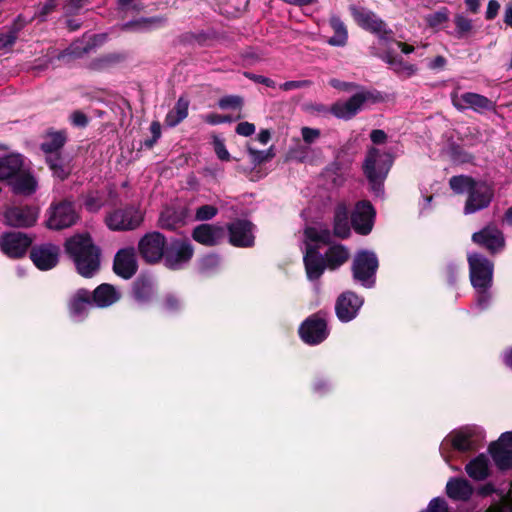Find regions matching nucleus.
<instances>
[{"mask_svg": "<svg viewBox=\"0 0 512 512\" xmlns=\"http://www.w3.org/2000/svg\"><path fill=\"white\" fill-rule=\"evenodd\" d=\"M65 250L81 276L89 278L99 270L100 250L88 233L76 234L67 239Z\"/></svg>", "mask_w": 512, "mask_h": 512, "instance_id": "1", "label": "nucleus"}, {"mask_svg": "<svg viewBox=\"0 0 512 512\" xmlns=\"http://www.w3.org/2000/svg\"><path fill=\"white\" fill-rule=\"evenodd\" d=\"M451 189L457 194H467L464 206L466 215L483 210L491 203L494 191L485 181H477L469 176H453L449 181Z\"/></svg>", "mask_w": 512, "mask_h": 512, "instance_id": "2", "label": "nucleus"}, {"mask_svg": "<svg viewBox=\"0 0 512 512\" xmlns=\"http://www.w3.org/2000/svg\"><path fill=\"white\" fill-rule=\"evenodd\" d=\"M304 237V263L307 277L309 280H317L323 274L325 268H327L323 257L317 251V245L319 243H328L331 235L327 229L308 227L304 231Z\"/></svg>", "mask_w": 512, "mask_h": 512, "instance_id": "3", "label": "nucleus"}, {"mask_svg": "<svg viewBox=\"0 0 512 512\" xmlns=\"http://www.w3.org/2000/svg\"><path fill=\"white\" fill-rule=\"evenodd\" d=\"M471 284L477 292V306L487 307L490 295L489 288L493 279V263L484 256L474 253L468 255Z\"/></svg>", "mask_w": 512, "mask_h": 512, "instance_id": "4", "label": "nucleus"}, {"mask_svg": "<svg viewBox=\"0 0 512 512\" xmlns=\"http://www.w3.org/2000/svg\"><path fill=\"white\" fill-rule=\"evenodd\" d=\"M392 162V156L386 150L372 147L367 152L363 170L373 191L378 195L381 193L382 182L386 178Z\"/></svg>", "mask_w": 512, "mask_h": 512, "instance_id": "5", "label": "nucleus"}, {"mask_svg": "<svg viewBox=\"0 0 512 512\" xmlns=\"http://www.w3.org/2000/svg\"><path fill=\"white\" fill-rule=\"evenodd\" d=\"M378 259L374 252L361 250L356 253L352 263L353 278L362 286L370 288L375 283Z\"/></svg>", "mask_w": 512, "mask_h": 512, "instance_id": "6", "label": "nucleus"}, {"mask_svg": "<svg viewBox=\"0 0 512 512\" xmlns=\"http://www.w3.org/2000/svg\"><path fill=\"white\" fill-rule=\"evenodd\" d=\"M480 434L476 428L465 427L451 432L444 438L440 445V453L446 462L449 461L448 451L450 448L460 452H466L475 448Z\"/></svg>", "mask_w": 512, "mask_h": 512, "instance_id": "7", "label": "nucleus"}, {"mask_svg": "<svg viewBox=\"0 0 512 512\" xmlns=\"http://www.w3.org/2000/svg\"><path fill=\"white\" fill-rule=\"evenodd\" d=\"M354 20L362 28L376 34L380 41L392 39L393 32L387 29L386 24L375 13L360 7L350 8Z\"/></svg>", "mask_w": 512, "mask_h": 512, "instance_id": "8", "label": "nucleus"}, {"mask_svg": "<svg viewBox=\"0 0 512 512\" xmlns=\"http://www.w3.org/2000/svg\"><path fill=\"white\" fill-rule=\"evenodd\" d=\"M79 215L74 205L69 201H62L52 205L48 210L47 227L61 230L76 224Z\"/></svg>", "mask_w": 512, "mask_h": 512, "instance_id": "9", "label": "nucleus"}, {"mask_svg": "<svg viewBox=\"0 0 512 512\" xmlns=\"http://www.w3.org/2000/svg\"><path fill=\"white\" fill-rule=\"evenodd\" d=\"M143 221L142 212L134 207L117 209L106 217V224L111 230L125 231L133 230L140 226Z\"/></svg>", "mask_w": 512, "mask_h": 512, "instance_id": "10", "label": "nucleus"}, {"mask_svg": "<svg viewBox=\"0 0 512 512\" xmlns=\"http://www.w3.org/2000/svg\"><path fill=\"white\" fill-rule=\"evenodd\" d=\"M299 334L305 343L310 345L319 344L329 334L327 322L320 314H315L302 323Z\"/></svg>", "mask_w": 512, "mask_h": 512, "instance_id": "11", "label": "nucleus"}, {"mask_svg": "<svg viewBox=\"0 0 512 512\" xmlns=\"http://www.w3.org/2000/svg\"><path fill=\"white\" fill-rule=\"evenodd\" d=\"M166 245L165 237L159 232L144 235L138 244L142 258L148 263H156L163 258Z\"/></svg>", "mask_w": 512, "mask_h": 512, "instance_id": "12", "label": "nucleus"}, {"mask_svg": "<svg viewBox=\"0 0 512 512\" xmlns=\"http://www.w3.org/2000/svg\"><path fill=\"white\" fill-rule=\"evenodd\" d=\"M193 256V247L187 240H175L171 242L164 255L166 267L178 270L184 267Z\"/></svg>", "mask_w": 512, "mask_h": 512, "instance_id": "13", "label": "nucleus"}, {"mask_svg": "<svg viewBox=\"0 0 512 512\" xmlns=\"http://www.w3.org/2000/svg\"><path fill=\"white\" fill-rule=\"evenodd\" d=\"M368 92H358L345 101H338L331 106V113L339 118L348 120L354 117L363 107L364 103L369 99Z\"/></svg>", "mask_w": 512, "mask_h": 512, "instance_id": "14", "label": "nucleus"}, {"mask_svg": "<svg viewBox=\"0 0 512 512\" xmlns=\"http://www.w3.org/2000/svg\"><path fill=\"white\" fill-rule=\"evenodd\" d=\"M374 216L375 211L368 201L358 202L351 216L354 230L361 235L369 234L373 227Z\"/></svg>", "mask_w": 512, "mask_h": 512, "instance_id": "15", "label": "nucleus"}, {"mask_svg": "<svg viewBox=\"0 0 512 512\" xmlns=\"http://www.w3.org/2000/svg\"><path fill=\"white\" fill-rule=\"evenodd\" d=\"M30 245V238L21 232L8 233L0 239L2 252L11 258L23 256Z\"/></svg>", "mask_w": 512, "mask_h": 512, "instance_id": "16", "label": "nucleus"}, {"mask_svg": "<svg viewBox=\"0 0 512 512\" xmlns=\"http://www.w3.org/2000/svg\"><path fill=\"white\" fill-rule=\"evenodd\" d=\"M363 300L355 293L347 291L342 293L336 302L335 311L338 319L342 322H349L356 317Z\"/></svg>", "mask_w": 512, "mask_h": 512, "instance_id": "17", "label": "nucleus"}, {"mask_svg": "<svg viewBox=\"0 0 512 512\" xmlns=\"http://www.w3.org/2000/svg\"><path fill=\"white\" fill-rule=\"evenodd\" d=\"M472 241L477 245L485 247L491 253L502 250L505 245L503 233L493 225H488L481 231L474 233Z\"/></svg>", "mask_w": 512, "mask_h": 512, "instance_id": "18", "label": "nucleus"}, {"mask_svg": "<svg viewBox=\"0 0 512 512\" xmlns=\"http://www.w3.org/2000/svg\"><path fill=\"white\" fill-rule=\"evenodd\" d=\"M230 243L238 247L254 244V225L246 220H237L228 226Z\"/></svg>", "mask_w": 512, "mask_h": 512, "instance_id": "19", "label": "nucleus"}, {"mask_svg": "<svg viewBox=\"0 0 512 512\" xmlns=\"http://www.w3.org/2000/svg\"><path fill=\"white\" fill-rule=\"evenodd\" d=\"M137 259L133 248H124L117 252L114 258V272L124 278L130 279L137 271Z\"/></svg>", "mask_w": 512, "mask_h": 512, "instance_id": "20", "label": "nucleus"}, {"mask_svg": "<svg viewBox=\"0 0 512 512\" xmlns=\"http://www.w3.org/2000/svg\"><path fill=\"white\" fill-rule=\"evenodd\" d=\"M30 257L37 268L48 270L58 263L59 248L52 244L34 247Z\"/></svg>", "mask_w": 512, "mask_h": 512, "instance_id": "21", "label": "nucleus"}, {"mask_svg": "<svg viewBox=\"0 0 512 512\" xmlns=\"http://www.w3.org/2000/svg\"><path fill=\"white\" fill-rule=\"evenodd\" d=\"M452 101L454 106L459 110L471 108L477 112H481L494 107V103L487 97L471 92L455 95Z\"/></svg>", "mask_w": 512, "mask_h": 512, "instance_id": "22", "label": "nucleus"}, {"mask_svg": "<svg viewBox=\"0 0 512 512\" xmlns=\"http://www.w3.org/2000/svg\"><path fill=\"white\" fill-rule=\"evenodd\" d=\"M38 214L34 207H13L5 212V220L10 226L29 227L35 224Z\"/></svg>", "mask_w": 512, "mask_h": 512, "instance_id": "23", "label": "nucleus"}, {"mask_svg": "<svg viewBox=\"0 0 512 512\" xmlns=\"http://www.w3.org/2000/svg\"><path fill=\"white\" fill-rule=\"evenodd\" d=\"M192 236L200 244L213 246L223 239L224 230L220 226L201 224L194 229Z\"/></svg>", "mask_w": 512, "mask_h": 512, "instance_id": "24", "label": "nucleus"}, {"mask_svg": "<svg viewBox=\"0 0 512 512\" xmlns=\"http://www.w3.org/2000/svg\"><path fill=\"white\" fill-rule=\"evenodd\" d=\"M446 493L453 500L466 501L473 494V487L464 478H451L446 484Z\"/></svg>", "mask_w": 512, "mask_h": 512, "instance_id": "25", "label": "nucleus"}, {"mask_svg": "<svg viewBox=\"0 0 512 512\" xmlns=\"http://www.w3.org/2000/svg\"><path fill=\"white\" fill-rule=\"evenodd\" d=\"M91 306L89 291L80 289L69 303L70 314L75 320L79 321L84 318Z\"/></svg>", "mask_w": 512, "mask_h": 512, "instance_id": "26", "label": "nucleus"}, {"mask_svg": "<svg viewBox=\"0 0 512 512\" xmlns=\"http://www.w3.org/2000/svg\"><path fill=\"white\" fill-rule=\"evenodd\" d=\"M120 299V292L110 284H101L93 293V301L98 307H108Z\"/></svg>", "mask_w": 512, "mask_h": 512, "instance_id": "27", "label": "nucleus"}, {"mask_svg": "<svg viewBox=\"0 0 512 512\" xmlns=\"http://www.w3.org/2000/svg\"><path fill=\"white\" fill-rule=\"evenodd\" d=\"M348 207L344 203H339L334 213V235L339 238H347L350 235V224L348 219Z\"/></svg>", "mask_w": 512, "mask_h": 512, "instance_id": "28", "label": "nucleus"}, {"mask_svg": "<svg viewBox=\"0 0 512 512\" xmlns=\"http://www.w3.org/2000/svg\"><path fill=\"white\" fill-rule=\"evenodd\" d=\"M12 190L16 194L31 195L36 191L37 181L26 172H18L10 182Z\"/></svg>", "mask_w": 512, "mask_h": 512, "instance_id": "29", "label": "nucleus"}, {"mask_svg": "<svg viewBox=\"0 0 512 512\" xmlns=\"http://www.w3.org/2000/svg\"><path fill=\"white\" fill-rule=\"evenodd\" d=\"M348 258L349 252L347 248L340 244L330 246L323 257L326 267L329 270H336L343 265Z\"/></svg>", "mask_w": 512, "mask_h": 512, "instance_id": "30", "label": "nucleus"}, {"mask_svg": "<svg viewBox=\"0 0 512 512\" xmlns=\"http://www.w3.org/2000/svg\"><path fill=\"white\" fill-rule=\"evenodd\" d=\"M466 473L476 481L484 480L489 475V460L481 454L471 460L465 467Z\"/></svg>", "mask_w": 512, "mask_h": 512, "instance_id": "31", "label": "nucleus"}, {"mask_svg": "<svg viewBox=\"0 0 512 512\" xmlns=\"http://www.w3.org/2000/svg\"><path fill=\"white\" fill-rule=\"evenodd\" d=\"M23 165V159L19 154H12L0 158V180L14 177L20 172Z\"/></svg>", "mask_w": 512, "mask_h": 512, "instance_id": "32", "label": "nucleus"}, {"mask_svg": "<svg viewBox=\"0 0 512 512\" xmlns=\"http://www.w3.org/2000/svg\"><path fill=\"white\" fill-rule=\"evenodd\" d=\"M489 451L499 469L512 467V449L499 445V442H494L490 445Z\"/></svg>", "mask_w": 512, "mask_h": 512, "instance_id": "33", "label": "nucleus"}, {"mask_svg": "<svg viewBox=\"0 0 512 512\" xmlns=\"http://www.w3.org/2000/svg\"><path fill=\"white\" fill-rule=\"evenodd\" d=\"M189 100L186 97H180L171 111L165 118V124L174 127L183 121L188 115Z\"/></svg>", "mask_w": 512, "mask_h": 512, "instance_id": "34", "label": "nucleus"}, {"mask_svg": "<svg viewBox=\"0 0 512 512\" xmlns=\"http://www.w3.org/2000/svg\"><path fill=\"white\" fill-rule=\"evenodd\" d=\"M66 142V135L64 132L48 133L41 144L42 150L48 155L59 154L58 151L63 147Z\"/></svg>", "mask_w": 512, "mask_h": 512, "instance_id": "35", "label": "nucleus"}, {"mask_svg": "<svg viewBox=\"0 0 512 512\" xmlns=\"http://www.w3.org/2000/svg\"><path fill=\"white\" fill-rule=\"evenodd\" d=\"M329 22L334 31V36L329 38L328 43L337 47L345 46L348 39V32L344 23L337 16H332Z\"/></svg>", "mask_w": 512, "mask_h": 512, "instance_id": "36", "label": "nucleus"}, {"mask_svg": "<svg viewBox=\"0 0 512 512\" xmlns=\"http://www.w3.org/2000/svg\"><path fill=\"white\" fill-rule=\"evenodd\" d=\"M383 60L399 75L411 76L416 72V67L414 65L405 63L402 58L392 55L390 52H387L383 56Z\"/></svg>", "mask_w": 512, "mask_h": 512, "instance_id": "37", "label": "nucleus"}, {"mask_svg": "<svg viewBox=\"0 0 512 512\" xmlns=\"http://www.w3.org/2000/svg\"><path fill=\"white\" fill-rule=\"evenodd\" d=\"M46 161L54 176L63 180L69 175V165L64 162V160L60 157L59 154L48 155L46 157Z\"/></svg>", "mask_w": 512, "mask_h": 512, "instance_id": "38", "label": "nucleus"}, {"mask_svg": "<svg viewBox=\"0 0 512 512\" xmlns=\"http://www.w3.org/2000/svg\"><path fill=\"white\" fill-rule=\"evenodd\" d=\"M184 223L182 215L172 209L163 211L159 218V226L163 229L174 230Z\"/></svg>", "mask_w": 512, "mask_h": 512, "instance_id": "39", "label": "nucleus"}, {"mask_svg": "<svg viewBox=\"0 0 512 512\" xmlns=\"http://www.w3.org/2000/svg\"><path fill=\"white\" fill-rule=\"evenodd\" d=\"M133 292L137 301L145 302L153 295L154 285L148 279H138L134 284Z\"/></svg>", "mask_w": 512, "mask_h": 512, "instance_id": "40", "label": "nucleus"}, {"mask_svg": "<svg viewBox=\"0 0 512 512\" xmlns=\"http://www.w3.org/2000/svg\"><path fill=\"white\" fill-rule=\"evenodd\" d=\"M449 19V11L443 7L438 11L425 16V21L429 27L439 29Z\"/></svg>", "mask_w": 512, "mask_h": 512, "instance_id": "41", "label": "nucleus"}, {"mask_svg": "<svg viewBox=\"0 0 512 512\" xmlns=\"http://www.w3.org/2000/svg\"><path fill=\"white\" fill-rule=\"evenodd\" d=\"M103 198L98 192H89L83 201V206L90 212H96L103 206Z\"/></svg>", "mask_w": 512, "mask_h": 512, "instance_id": "42", "label": "nucleus"}, {"mask_svg": "<svg viewBox=\"0 0 512 512\" xmlns=\"http://www.w3.org/2000/svg\"><path fill=\"white\" fill-rule=\"evenodd\" d=\"M248 153L251 157L252 163L254 165H259L263 162H266L274 157V153L272 148L266 151H259L253 148H248Z\"/></svg>", "mask_w": 512, "mask_h": 512, "instance_id": "43", "label": "nucleus"}, {"mask_svg": "<svg viewBox=\"0 0 512 512\" xmlns=\"http://www.w3.org/2000/svg\"><path fill=\"white\" fill-rule=\"evenodd\" d=\"M218 105L221 109H236L241 108L243 105V99L240 96L237 95H228L225 97H222Z\"/></svg>", "mask_w": 512, "mask_h": 512, "instance_id": "44", "label": "nucleus"}, {"mask_svg": "<svg viewBox=\"0 0 512 512\" xmlns=\"http://www.w3.org/2000/svg\"><path fill=\"white\" fill-rule=\"evenodd\" d=\"M218 213V209L213 205H203L196 210L195 218L198 221L210 220Z\"/></svg>", "mask_w": 512, "mask_h": 512, "instance_id": "45", "label": "nucleus"}, {"mask_svg": "<svg viewBox=\"0 0 512 512\" xmlns=\"http://www.w3.org/2000/svg\"><path fill=\"white\" fill-rule=\"evenodd\" d=\"M455 25L457 33L460 36L467 34L472 29V21L462 15H457L455 17Z\"/></svg>", "mask_w": 512, "mask_h": 512, "instance_id": "46", "label": "nucleus"}, {"mask_svg": "<svg viewBox=\"0 0 512 512\" xmlns=\"http://www.w3.org/2000/svg\"><path fill=\"white\" fill-rule=\"evenodd\" d=\"M220 264V259L217 255H207L201 259L200 269L203 272H209L217 268Z\"/></svg>", "mask_w": 512, "mask_h": 512, "instance_id": "47", "label": "nucleus"}, {"mask_svg": "<svg viewBox=\"0 0 512 512\" xmlns=\"http://www.w3.org/2000/svg\"><path fill=\"white\" fill-rule=\"evenodd\" d=\"M103 39L101 36H94L92 39H91V43L88 42L86 44V46H84L83 48H80L79 47V44L76 42L72 45V53L77 55V56H81L82 54L84 53H88L91 49H93L98 42H101Z\"/></svg>", "mask_w": 512, "mask_h": 512, "instance_id": "48", "label": "nucleus"}, {"mask_svg": "<svg viewBox=\"0 0 512 512\" xmlns=\"http://www.w3.org/2000/svg\"><path fill=\"white\" fill-rule=\"evenodd\" d=\"M301 135L305 143L312 144L319 139L321 131L316 128L302 127Z\"/></svg>", "mask_w": 512, "mask_h": 512, "instance_id": "49", "label": "nucleus"}, {"mask_svg": "<svg viewBox=\"0 0 512 512\" xmlns=\"http://www.w3.org/2000/svg\"><path fill=\"white\" fill-rule=\"evenodd\" d=\"M17 38V34L15 30H9L6 32L0 33V49H6L11 47Z\"/></svg>", "mask_w": 512, "mask_h": 512, "instance_id": "50", "label": "nucleus"}, {"mask_svg": "<svg viewBox=\"0 0 512 512\" xmlns=\"http://www.w3.org/2000/svg\"><path fill=\"white\" fill-rule=\"evenodd\" d=\"M422 512H450L444 499L434 498L430 501L427 510Z\"/></svg>", "mask_w": 512, "mask_h": 512, "instance_id": "51", "label": "nucleus"}, {"mask_svg": "<svg viewBox=\"0 0 512 512\" xmlns=\"http://www.w3.org/2000/svg\"><path fill=\"white\" fill-rule=\"evenodd\" d=\"M311 84L312 83L310 80H297V81H287V82L281 84L279 87L283 91H290V90H295V89L306 88V87H309Z\"/></svg>", "mask_w": 512, "mask_h": 512, "instance_id": "52", "label": "nucleus"}, {"mask_svg": "<svg viewBox=\"0 0 512 512\" xmlns=\"http://www.w3.org/2000/svg\"><path fill=\"white\" fill-rule=\"evenodd\" d=\"M255 130V125L247 121L240 122L236 126V133L244 137H249L253 135L255 133Z\"/></svg>", "mask_w": 512, "mask_h": 512, "instance_id": "53", "label": "nucleus"}, {"mask_svg": "<svg viewBox=\"0 0 512 512\" xmlns=\"http://www.w3.org/2000/svg\"><path fill=\"white\" fill-rule=\"evenodd\" d=\"M214 150H215L217 157L220 160L228 161L230 159V154H229L228 150L226 149L225 144L222 140H220V139L214 140Z\"/></svg>", "mask_w": 512, "mask_h": 512, "instance_id": "54", "label": "nucleus"}, {"mask_svg": "<svg viewBox=\"0 0 512 512\" xmlns=\"http://www.w3.org/2000/svg\"><path fill=\"white\" fill-rule=\"evenodd\" d=\"M245 76L256 83H261L267 87H271V88L276 87V83L272 79L267 78L265 76L256 75V74H252V73H245Z\"/></svg>", "mask_w": 512, "mask_h": 512, "instance_id": "55", "label": "nucleus"}, {"mask_svg": "<svg viewBox=\"0 0 512 512\" xmlns=\"http://www.w3.org/2000/svg\"><path fill=\"white\" fill-rule=\"evenodd\" d=\"M500 3L497 0H490L487 5L485 17L487 20H493L499 12Z\"/></svg>", "mask_w": 512, "mask_h": 512, "instance_id": "56", "label": "nucleus"}, {"mask_svg": "<svg viewBox=\"0 0 512 512\" xmlns=\"http://www.w3.org/2000/svg\"><path fill=\"white\" fill-rule=\"evenodd\" d=\"M70 119H71V122L73 125L79 126V127H84L88 123V119H87L86 115L80 111L73 112Z\"/></svg>", "mask_w": 512, "mask_h": 512, "instance_id": "57", "label": "nucleus"}, {"mask_svg": "<svg viewBox=\"0 0 512 512\" xmlns=\"http://www.w3.org/2000/svg\"><path fill=\"white\" fill-rule=\"evenodd\" d=\"M329 85L332 86L333 88L343 91H351L355 87L353 83L343 82L338 79H331L329 81Z\"/></svg>", "mask_w": 512, "mask_h": 512, "instance_id": "58", "label": "nucleus"}, {"mask_svg": "<svg viewBox=\"0 0 512 512\" xmlns=\"http://www.w3.org/2000/svg\"><path fill=\"white\" fill-rule=\"evenodd\" d=\"M487 512H512V500L506 499L500 505L490 507Z\"/></svg>", "mask_w": 512, "mask_h": 512, "instance_id": "59", "label": "nucleus"}, {"mask_svg": "<svg viewBox=\"0 0 512 512\" xmlns=\"http://www.w3.org/2000/svg\"><path fill=\"white\" fill-rule=\"evenodd\" d=\"M120 60H121L120 55L111 54V55L104 56L98 60V68H103L107 65L119 62Z\"/></svg>", "mask_w": 512, "mask_h": 512, "instance_id": "60", "label": "nucleus"}, {"mask_svg": "<svg viewBox=\"0 0 512 512\" xmlns=\"http://www.w3.org/2000/svg\"><path fill=\"white\" fill-rule=\"evenodd\" d=\"M370 138L374 144H382L385 142L387 135L383 130H373L370 134Z\"/></svg>", "mask_w": 512, "mask_h": 512, "instance_id": "61", "label": "nucleus"}, {"mask_svg": "<svg viewBox=\"0 0 512 512\" xmlns=\"http://www.w3.org/2000/svg\"><path fill=\"white\" fill-rule=\"evenodd\" d=\"M499 445L512 449V431L503 433L498 441Z\"/></svg>", "mask_w": 512, "mask_h": 512, "instance_id": "62", "label": "nucleus"}, {"mask_svg": "<svg viewBox=\"0 0 512 512\" xmlns=\"http://www.w3.org/2000/svg\"><path fill=\"white\" fill-rule=\"evenodd\" d=\"M165 309L168 311H173L179 307V301L174 296H167L165 299Z\"/></svg>", "mask_w": 512, "mask_h": 512, "instance_id": "63", "label": "nucleus"}, {"mask_svg": "<svg viewBox=\"0 0 512 512\" xmlns=\"http://www.w3.org/2000/svg\"><path fill=\"white\" fill-rule=\"evenodd\" d=\"M504 23L507 26L512 27V3L511 2L507 3L505 6Z\"/></svg>", "mask_w": 512, "mask_h": 512, "instance_id": "64", "label": "nucleus"}]
</instances>
